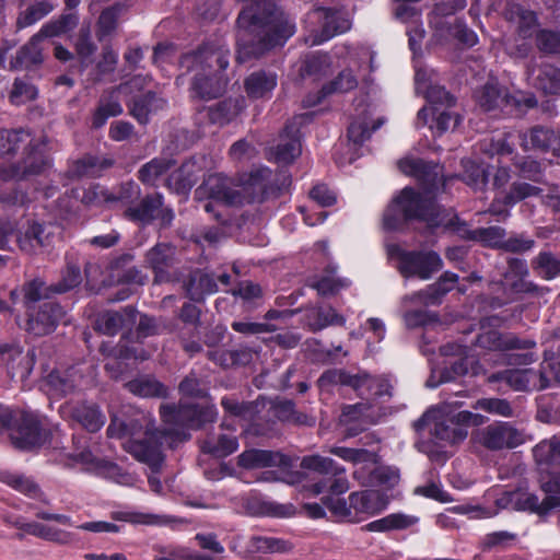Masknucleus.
<instances>
[{
    "label": "nucleus",
    "mask_w": 560,
    "mask_h": 560,
    "mask_svg": "<svg viewBox=\"0 0 560 560\" xmlns=\"http://www.w3.org/2000/svg\"><path fill=\"white\" fill-rule=\"evenodd\" d=\"M72 417L90 432L98 431L105 423V416L96 405H79L72 409Z\"/></svg>",
    "instance_id": "3c124183"
},
{
    "label": "nucleus",
    "mask_w": 560,
    "mask_h": 560,
    "mask_svg": "<svg viewBox=\"0 0 560 560\" xmlns=\"http://www.w3.org/2000/svg\"><path fill=\"white\" fill-rule=\"evenodd\" d=\"M186 291L190 300L202 302L207 294H213L218 291L214 275L196 270L189 277Z\"/></svg>",
    "instance_id": "37998d69"
},
{
    "label": "nucleus",
    "mask_w": 560,
    "mask_h": 560,
    "mask_svg": "<svg viewBox=\"0 0 560 560\" xmlns=\"http://www.w3.org/2000/svg\"><path fill=\"white\" fill-rule=\"evenodd\" d=\"M397 270L404 278L428 280L443 268L440 255L434 250L397 249Z\"/></svg>",
    "instance_id": "9d476101"
},
{
    "label": "nucleus",
    "mask_w": 560,
    "mask_h": 560,
    "mask_svg": "<svg viewBox=\"0 0 560 560\" xmlns=\"http://www.w3.org/2000/svg\"><path fill=\"white\" fill-rule=\"evenodd\" d=\"M199 167L196 162L186 161L168 178L177 191H187L197 183Z\"/></svg>",
    "instance_id": "864d4df0"
},
{
    "label": "nucleus",
    "mask_w": 560,
    "mask_h": 560,
    "mask_svg": "<svg viewBox=\"0 0 560 560\" xmlns=\"http://www.w3.org/2000/svg\"><path fill=\"white\" fill-rule=\"evenodd\" d=\"M63 314V308L59 303L44 302L37 308L32 307L31 311H27L25 330L35 337L48 335L55 330Z\"/></svg>",
    "instance_id": "a211bd4d"
},
{
    "label": "nucleus",
    "mask_w": 560,
    "mask_h": 560,
    "mask_svg": "<svg viewBox=\"0 0 560 560\" xmlns=\"http://www.w3.org/2000/svg\"><path fill=\"white\" fill-rule=\"evenodd\" d=\"M290 184V175L285 171L277 174L267 167L253 171L244 180L236 184L240 206L276 198Z\"/></svg>",
    "instance_id": "39448f33"
},
{
    "label": "nucleus",
    "mask_w": 560,
    "mask_h": 560,
    "mask_svg": "<svg viewBox=\"0 0 560 560\" xmlns=\"http://www.w3.org/2000/svg\"><path fill=\"white\" fill-rule=\"evenodd\" d=\"M301 467L322 475H343L346 472L345 467L338 465L334 459L319 455L303 457L301 460Z\"/></svg>",
    "instance_id": "6e6d98bb"
},
{
    "label": "nucleus",
    "mask_w": 560,
    "mask_h": 560,
    "mask_svg": "<svg viewBox=\"0 0 560 560\" xmlns=\"http://www.w3.org/2000/svg\"><path fill=\"white\" fill-rule=\"evenodd\" d=\"M191 92L194 97L200 100H212L219 97L226 85L224 75L194 71Z\"/></svg>",
    "instance_id": "7c9ffc66"
},
{
    "label": "nucleus",
    "mask_w": 560,
    "mask_h": 560,
    "mask_svg": "<svg viewBox=\"0 0 560 560\" xmlns=\"http://www.w3.org/2000/svg\"><path fill=\"white\" fill-rule=\"evenodd\" d=\"M161 418L167 428L165 434L176 435L179 440H186V429H197L205 422L214 420V408L199 409L195 405H161Z\"/></svg>",
    "instance_id": "423d86ee"
},
{
    "label": "nucleus",
    "mask_w": 560,
    "mask_h": 560,
    "mask_svg": "<svg viewBox=\"0 0 560 560\" xmlns=\"http://www.w3.org/2000/svg\"><path fill=\"white\" fill-rule=\"evenodd\" d=\"M458 282V275L445 271L425 290H421L404 298L405 302L422 303L423 305H440L443 298L451 292Z\"/></svg>",
    "instance_id": "b1692460"
},
{
    "label": "nucleus",
    "mask_w": 560,
    "mask_h": 560,
    "mask_svg": "<svg viewBox=\"0 0 560 560\" xmlns=\"http://www.w3.org/2000/svg\"><path fill=\"white\" fill-rule=\"evenodd\" d=\"M532 268L537 271L542 279L552 280L560 276V259L551 252H540L533 258Z\"/></svg>",
    "instance_id": "4d7b16f0"
},
{
    "label": "nucleus",
    "mask_w": 560,
    "mask_h": 560,
    "mask_svg": "<svg viewBox=\"0 0 560 560\" xmlns=\"http://www.w3.org/2000/svg\"><path fill=\"white\" fill-rule=\"evenodd\" d=\"M411 220L423 221L432 230L439 228L453 230L463 240L475 242L479 240V228L468 229L456 213L439 206L433 197H428L412 187H406L386 208L383 226L388 231H397Z\"/></svg>",
    "instance_id": "f03ea898"
},
{
    "label": "nucleus",
    "mask_w": 560,
    "mask_h": 560,
    "mask_svg": "<svg viewBox=\"0 0 560 560\" xmlns=\"http://www.w3.org/2000/svg\"><path fill=\"white\" fill-rule=\"evenodd\" d=\"M197 192L208 195L210 199L223 202L225 206L240 207V195L236 184L222 174H211L197 189Z\"/></svg>",
    "instance_id": "5701e85b"
},
{
    "label": "nucleus",
    "mask_w": 560,
    "mask_h": 560,
    "mask_svg": "<svg viewBox=\"0 0 560 560\" xmlns=\"http://www.w3.org/2000/svg\"><path fill=\"white\" fill-rule=\"evenodd\" d=\"M307 22L317 24L318 27H312L305 43L315 46L319 45L337 34L347 32L351 24L345 15L335 9L318 7L308 12Z\"/></svg>",
    "instance_id": "1a4fd4ad"
},
{
    "label": "nucleus",
    "mask_w": 560,
    "mask_h": 560,
    "mask_svg": "<svg viewBox=\"0 0 560 560\" xmlns=\"http://www.w3.org/2000/svg\"><path fill=\"white\" fill-rule=\"evenodd\" d=\"M320 386L340 384L352 387L360 396L390 395L392 384L383 376H371L366 373L350 374L343 370H328L319 377Z\"/></svg>",
    "instance_id": "6e6552de"
},
{
    "label": "nucleus",
    "mask_w": 560,
    "mask_h": 560,
    "mask_svg": "<svg viewBox=\"0 0 560 560\" xmlns=\"http://www.w3.org/2000/svg\"><path fill=\"white\" fill-rule=\"evenodd\" d=\"M472 440L491 451L514 448L525 442L524 432L508 422H497L477 430Z\"/></svg>",
    "instance_id": "2eb2a0df"
},
{
    "label": "nucleus",
    "mask_w": 560,
    "mask_h": 560,
    "mask_svg": "<svg viewBox=\"0 0 560 560\" xmlns=\"http://www.w3.org/2000/svg\"><path fill=\"white\" fill-rule=\"evenodd\" d=\"M47 144V137L30 142L26 155L13 166V176L18 179H26L30 176L42 174L50 165V160L46 154Z\"/></svg>",
    "instance_id": "412c9836"
},
{
    "label": "nucleus",
    "mask_w": 560,
    "mask_h": 560,
    "mask_svg": "<svg viewBox=\"0 0 560 560\" xmlns=\"http://www.w3.org/2000/svg\"><path fill=\"white\" fill-rule=\"evenodd\" d=\"M252 1L236 20V60L241 63L259 58L294 33V25L271 0Z\"/></svg>",
    "instance_id": "f257e3e1"
},
{
    "label": "nucleus",
    "mask_w": 560,
    "mask_h": 560,
    "mask_svg": "<svg viewBox=\"0 0 560 560\" xmlns=\"http://www.w3.org/2000/svg\"><path fill=\"white\" fill-rule=\"evenodd\" d=\"M82 275L80 267L73 262H68L66 268L61 271V278L58 282L52 283V289L56 294H65L82 282Z\"/></svg>",
    "instance_id": "680f3d73"
},
{
    "label": "nucleus",
    "mask_w": 560,
    "mask_h": 560,
    "mask_svg": "<svg viewBox=\"0 0 560 560\" xmlns=\"http://www.w3.org/2000/svg\"><path fill=\"white\" fill-rule=\"evenodd\" d=\"M535 45L538 51L546 56L560 55V32L547 28L537 31Z\"/></svg>",
    "instance_id": "0e129e2a"
},
{
    "label": "nucleus",
    "mask_w": 560,
    "mask_h": 560,
    "mask_svg": "<svg viewBox=\"0 0 560 560\" xmlns=\"http://www.w3.org/2000/svg\"><path fill=\"white\" fill-rule=\"evenodd\" d=\"M174 164L175 162L172 159L155 158L140 167L138 178L143 184L152 185L159 177L167 173Z\"/></svg>",
    "instance_id": "5fc2aeb1"
},
{
    "label": "nucleus",
    "mask_w": 560,
    "mask_h": 560,
    "mask_svg": "<svg viewBox=\"0 0 560 560\" xmlns=\"http://www.w3.org/2000/svg\"><path fill=\"white\" fill-rule=\"evenodd\" d=\"M14 445L22 450H30L43 442L39 421L36 416L26 413L22 417L18 430L12 434Z\"/></svg>",
    "instance_id": "72a5a7b5"
},
{
    "label": "nucleus",
    "mask_w": 560,
    "mask_h": 560,
    "mask_svg": "<svg viewBox=\"0 0 560 560\" xmlns=\"http://www.w3.org/2000/svg\"><path fill=\"white\" fill-rule=\"evenodd\" d=\"M130 393L143 398H165L167 388L153 376H140L126 384Z\"/></svg>",
    "instance_id": "49530a36"
},
{
    "label": "nucleus",
    "mask_w": 560,
    "mask_h": 560,
    "mask_svg": "<svg viewBox=\"0 0 560 560\" xmlns=\"http://www.w3.org/2000/svg\"><path fill=\"white\" fill-rule=\"evenodd\" d=\"M397 166L401 173L413 177L427 195H435L444 187V170L436 162L420 158H404L397 162Z\"/></svg>",
    "instance_id": "9b49d317"
},
{
    "label": "nucleus",
    "mask_w": 560,
    "mask_h": 560,
    "mask_svg": "<svg viewBox=\"0 0 560 560\" xmlns=\"http://www.w3.org/2000/svg\"><path fill=\"white\" fill-rule=\"evenodd\" d=\"M358 85V80L353 72L349 69L342 70L337 78L322 88L323 96H328L332 93H346Z\"/></svg>",
    "instance_id": "774afa93"
},
{
    "label": "nucleus",
    "mask_w": 560,
    "mask_h": 560,
    "mask_svg": "<svg viewBox=\"0 0 560 560\" xmlns=\"http://www.w3.org/2000/svg\"><path fill=\"white\" fill-rule=\"evenodd\" d=\"M438 354L436 360L445 366H432L430 377L425 382L428 388H436L445 382L454 380L456 376L471 373L477 375L480 372V366L474 355H465L455 361L447 360L446 352H431Z\"/></svg>",
    "instance_id": "dca6fc26"
},
{
    "label": "nucleus",
    "mask_w": 560,
    "mask_h": 560,
    "mask_svg": "<svg viewBox=\"0 0 560 560\" xmlns=\"http://www.w3.org/2000/svg\"><path fill=\"white\" fill-rule=\"evenodd\" d=\"M118 93L115 88L104 91L92 116V127L94 129L103 127L108 118L119 116L122 113Z\"/></svg>",
    "instance_id": "4c0bfd02"
},
{
    "label": "nucleus",
    "mask_w": 560,
    "mask_h": 560,
    "mask_svg": "<svg viewBox=\"0 0 560 560\" xmlns=\"http://www.w3.org/2000/svg\"><path fill=\"white\" fill-rule=\"evenodd\" d=\"M478 106L493 117L499 115H521L524 109L535 108L538 101L535 95L513 94L508 88L495 81H488L475 92Z\"/></svg>",
    "instance_id": "20e7f679"
},
{
    "label": "nucleus",
    "mask_w": 560,
    "mask_h": 560,
    "mask_svg": "<svg viewBox=\"0 0 560 560\" xmlns=\"http://www.w3.org/2000/svg\"><path fill=\"white\" fill-rule=\"evenodd\" d=\"M369 402H358L354 405H347L342 408L340 415V423L350 425L352 422H358V427L348 428L346 436H355L364 430L365 424L370 422L368 410L370 409Z\"/></svg>",
    "instance_id": "c03bdc74"
},
{
    "label": "nucleus",
    "mask_w": 560,
    "mask_h": 560,
    "mask_svg": "<svg viewBox=\"0 0 560 560\" xmlns=\"http://www.w3.org/2000/svg\"><path fill=\"white\" fill-rule=\"evenodd\" d=\"M54 9V5L47 0L36 1L34 4L22 11L16 19L19 30L31 26L45 18Z\"/></svg>",
    "instance_id": "bf43d9fd"
},
{
    "label": "nucleus",
    "mask_w": 560,
    "mask_h": 560,
    "mask_svg": "<svg viewBox=\"0 0 560 560\" xmlns=\"http://www.w3.org/2000/svg\"><path fill=\"white\" fill-rule=\"evenodd\" d=\"M144 261L154 273L153 283L170 282L171 269L177 264L176 247L171 243H158L145 253Z\"/></svg>",
    "instance_id": "6ab92c4d"
},
{
    "label": "nucleus",
    "mask_w": 560,
    "mask_h": 560,
    "mask_svg": "<svg viewBox=\"0 0 560 560\" xmlns=\"http://www.w3.org/2000/svg\"><path fill=\"white\" fill-rule=\"evenodd\" d=\"M113 165L114 160L110 158L85 154L70 165L67 174L68 177L72 179L98 177L105 170L110 168Z\"/></svg>",
    "instance_id": "2f4dec72"
},
{
    "label": "nucleus",
    "mask_w": 560,
    "mask_h": 560,
    "mask_svg": "<svg viewBox=\"0 0 560 560\" xmlns=\"http://www.w3.org/2000/svg\"><path fill=\"white\" fill-rule=\"evenodd\" d=\"M304 323L311 330L317 331L329 325H342L345 318L331 306H314L306 308Z\"/></svg>",
    "instance_id": "79ce46f5"
},
{
    "label": "nucleus",
    "mask_w": 560,
    "mask_h": 560,
    "mask_svg": "<svg viewBox=\"0 0 560 560\" xmlns=\"http://www.w3.org/2000/svg\"><path fill=\"white\" fill-rule=\"evenodd\" d=\"M498 316L483 317L480 319V332L475 342V347L483 350H522L532 349L536 346L534 340L522 339L513 332H501L491 327L498 323Z\"/></svg>",
    "instance_id": "f8f14e48"
},
{
    "label": "nucleus",
    "mask_w": 560,
    "mask_h": 560,
    "mask_svg": "<svg viewBox=\"0 0 560 560\" xmlns=\"http://www.w3.org/2000/svg\"><path fill=\"white\" fill-rule=\"evenodd\" d=\"M238 440L236 436L222 434L219 436L217 442L206 441L202 445V450L206 453H210L217 457H226L238 448Z\"/></svg>",
    "instance_id": "338daca9"
},
{
    "label": "nucleus",
    "mask_w": 560,
    "mask_h": 560,
    "mask_svg": "<svg viewBox=\"0 0 560 560\" xmlns=\"http://www.w3.org/2000/svg\"><path fill=\"white\" fill-rule=\"evenodd\" d=\"M419 517L405 513H393L380 520L373 521L364 526L369 532L401 530L418 524Z\"/></svg>",
    "instance_id": "a18cd8bd"
},
{
    "label": "nucleus",
    "mask_w": 560,
    "mask_h": 560,
    "mask_svg": "<svg viewBox=\"0 0 560 560\" xmlns=\"http://www.w3.org/2000/svg\"><path fill=\"white\" fill-rule=\"evenodd\" d=\"M75 460L89 465L90 468L94 469L97 474L118 485L132 487L137 483L138 478L135 475L122 470L114 463L94 458L90 451H83L77 454Z\"/></svg>",
    "instance_id": "bb28decb"
},
{
    "label": "nucleus",
    "mask_w": 560,
    "mask_h": 560,
    "mask_svg": "<svg viewBox=\"0 0 560 560\" xmlns=\"http://www.w3.org/2000/svg\"><path fill=\"white\" fill-rule=\"evenodd\" d=\"M513 166L520 177L539 184L544 183V168L537 160L530 156H514Z\"/></svg>",
    "instance_id": "052dcab7"
},
{
    "label": "nucleus",
    "mask_w": 560,
    "mask_h": 560,
    "mask_svg": "<svg viewBox=\"0 0 560 560\" xmlns=\"http://www.w3.org/2000/svg\"><path fill=\"white\" fill-rule=\"evenodd\" d=\"M313 116L314 113H304L294 116L287 122L275 151V159L278 163L290 164L301 154L300 129L303 125L308 124Z\"/></svg>",
    "instance_id": "f3484780"
},
{
    "label": "nucleus",
    "mask_w": 560,
    "mask_h": 560,
    "mask_svg": "<svg viewBox=\"0 0 560 560\" xmlns=\"http://www.w3.org/2000/svg\"><path fill=\"white\" fill-rule=\"evenodd\" d=\"M82 384V375L72 366L67 370H54L44 380L43 387L47 395L61 398L74 393Z\"/></svg>",
    "instance_id": "393cba45"
},
{
    "label": "nucleus",
    "mask_w": 560,
    "mask_h": 560,
    "mask_svg": "<svg viewBox=\"0 0 560 560\" xmlns=\"http://www.w3.org/2000/svg\"><path fill=\"white\" fill-rule=\"evenodd\" d=\"M486 418L471 411L454 412L450 404H442L429 409L420 422L431 423L430 433L438 441L446 444H457L468 436L467 428L483 424Z\"/></svg>",
    "instance_id": "7ed1b4c3"
},
{
    "label": "nucleus",
    "mask_w": 560,
    "mask_h": 560,
    "mask_svg": "<svg viewBox=\"0 0 560 560\" xmlns=\"http://www.w3.org/2000/svg\"><path fill=\"white\" fill-rule=\"evenodd\" d=\"M329 68V58L324 54H308L304 57L302 66L300 68L301 77H313L319 78L325 74Z\"/></svg>",
    "instance_id": "69168bd1"
},
{
    "label": "nucleus",
    "mask_w": 560,
    "mask_h": 560,
    "mask_svg": "<svg viewBox=\"0 0 560 560\" xmlns=\"http://www.w3.org/2000/svg\"><path fill=\"white\" fill-rule=\"evenodd\" d=\"M521 147L527 151L529 149L551 152L553 155L560 154V130L535 126L527 132L522 133Z\"/></svg>",
    "instance_id": "a878e982"
},
{
    "label": "nucleus",
    "mask_w": 560,
    "mask_h": 560,
    "mask_svg": "<svg viewBox=\"0 0 560 560\" xmlns=\"http://www.w3.org/2000/svg\"><path fill=\"white\" fill-rule=\"evenodd\" d=\"M354 522L361 517L371 516L380 513L384 504L380 500V493L372 490L353 492L349 495Z\"/></svg>",
    "instance_id": "c9c22d12"
},
{
    "label": "nucleus",
    "mask_w": 560,
    "mask_h": 560,
    "mask_svg": "<svg viewBox=\"0 0 560 560\" xmlns=\"http://www.w3.org/2000/svg\"><path fill=\"white\" fill-rule=\"evenodd\" d=\"M0 480L31 498H40L42 493L38 486L33 480L24 477L23 475L8 470H1Z\"/></svg>",
    "instance_id": "13d9d810"
},
{
    "label": "nucleus",
    "mask_w": 560,
    "mask_h": 560,
    "mask_svg": "<svg viewBox=\"0 0 560 560\" xmlns=\"http://www.w3.org/2000/svg\"><path fill=\"white\" fill-rule=\"evenodd\" d=\"M51 289L52 284H47L42 278H35L25 282L22 285V293L26 311H31L39 301L50 300L56 295V292Z\"/></svg>",
    "instance_id": "de8ad7c7"
},
{
    "label": "nucleus",
    "mask_w": 560,
    "mask_h": 560,
    "mask_svg": "<svg viewBox=\"0 0 560 560\" xmlns=\"http://www.w3.org/2000/svg\"><path fill=\"white\" fill-rule=\"evenodd\" d=\"M148 428L151 433L155 434V438H162L164 435V433L154 429L153 420L145 415L132 419L129 423L118 418H113L107 428V434L109 438L127 439L122 444L125 446L127 442L147 441L149 439V435H147Z\"/></svg>",
    "instance_id": "aec40b11"
},
{
    "label": "nucleus",
    "mask_w": 560,
    "mask_h": 560,
    "mask_svg": "<svg viewBox=\"0 0 560 560\" xmlns=\"http://www.w3.org/2000/svg\"><path fill=\"white\" fill-rule=\"evenodd\" d=\"M329 452L339 458L354 464L353 478L362 487L376 486L377 455L365 448H350L345 446H334Z\"/></svg>",
    "instance_id": "4468645a"
},
{
    "label": "nucleus",
    "mask_w": 560,
    "mask_h": 560,
    "mask_svg": "<svg viewBox=\"0 0 560 560\" xmlns=\"http://www.w3.org/2000/svg\"><path fill=\"white\" fill-rule=\"evenodd\" d=\"M534 85L546 95H560V68L548 62L541 63Z\"/></svg>",
    "instance_id": "09e8293b"
},
{
    "label": "nucleus",
    "mask_w": 560,
    "mask_h": 560,
    "mask_svg": "<svg viewBox=\"0 0 560 560\" xmlns=\"http://www.w3.org/2000/svg\"><path fill=\"white\" fill-rule=\"evenodd\" d=\"M163 206V196L159 192L145 195L136 205L129 206L124 214L127 219L150 224L156 219V213Z\"/></svg>",
    "instance_id": "473e14b6"
},
{
    "label": "nucleus",
    "mask_w": 560,
    "mask_h": 560,
    "mask_svg": "<svg viewBox=\"0 0 560 560\" xmlns=\"http://www.w3.org/2000/svg\"><path fill=\"white\" fill-rule=\"evenodd\" d=\"M137 311L132 306H127L121 312L106 311L100 314L95 320V329L104 335L114 336L125 325V317L130 322L136 318Z\"/></svg>",
    "instance_id": "a19ab883"
},
{
    "label": "nucleus",
    "mask_w": 560,
    "mask_h": 560,
    "mask_svg": "<svg viewBox=\"0 0 560 560\" xmlns=\"http://www.w3.org/2000/svg\"><path fill=\"white\" fill-rule=\"evenodd\" d=\"M34 142L30 139V133L24 129L1 130L0 131V155H14L21 147L28 148V143Z\"/></svg>",
    "instance_id": "603ef678"
},
{
    "label": "nucleus",
    "mask_w": 560,
    "mask_h": 560,
    "mask_svg": "<svg viewBox=\"0 0 560 560\" xmlns=\"http://www.w3.org/2000/svg\"><path fill=\"white\" fill-rule=\"evenodd\" d=\"M503 18L515 26L522 38L532 37L537 24V16L534 11L517 3H508L503 10Z\"/></svg>",
    "instance_id": "f704fd0d"
},
{
    "label": "nucleus",
    "mask_w": 560,
    "mask_h": 560,
    "mask_svg": "<svg viewBox=\"0 0 560 560\" xmlns=\"http://www.w3.org/2000/svg\"><path fill=\"white\" fill-rule=\"evenodd\" d=\"M384 118H377L372 126L365 119L353 120L348 128V138L354 144L361 145L372 136V132L381 128Z\"/></svg>",
    "instance_id": "e2e57ef3"
},
{
    "label": "nucleus",
    "mask_w": 560,
    "mask_h": 560,
    "mask_svg": "<svg viewBox=\"0 0 560 560\" xmlns=\"http://www.w3.org/2000/svg\"><path fill=\"white\" fill-rule=\"evenodd\" d=\"M230 49L219 40L207 42L196 50L184 54L179 60L180 69L186 73L202 71L206 73L221 74L230 62Z\"/></svg>",
    "instance_id": "0eeeda50"
},
{
    "label": "nucleus",
    "mask_w": 560,
    "mask_h": 560,
    "mask_svg": "<svg viewBox=\"0 0 560 560\" xmlns=\"http://www.w3.org/2000/svg\"><path fill=\"white\" fill-rule=\"evenodd\" d=\"M165 106L166 101L153 91L135 95L128 104L129 114L142 125L148 124L151 114L162 110Z\"/></svg>",
    "instance_id": "c756f323"
},
{
    "label": "nucleus",
    "mask_w": 560,
    "mask_h": 560,
    "mask_svg": "<svg viewBox=\"0 0 560 560\" xmlns=\"http://www.w3.org/2000/svg\"><path fill=\"white\" fill-rule=\"evenodd\" d=\"M46 34H35L24 46H22L16 56L12 59L11 65L14 68L30 69L34 66H38L43 62V47L40 43L44 38H47Z\"/></svg>",
    "instance_id": "e433bc0d"
},
{
    "label": "nucleus",
    "mask_w": 560,
    "mask_h": 560,
    "mask_svg": "<svg viewBox=\"0 0 560 560\" xmlns=\"http://www.w3.org/2000/svg\"><path fill=\"white\" fill-rule=\"evenodd\" d=\"M149 439L147 441H131L125 444V450L131 454L137 460L147 464L152 474L148 477V482L151 490L158 494L162 493V482L155 472L159 470L163 463V454L161 451L162 438H155L150 429L147 430Z\"/></svg>",
    "instance_id": "ddd939ff"
},
{
    "label": "nucleus",
    "mask_w": 560,
    "mask_h": 560,
    "mask_svg": "<svg viewBox=\"0 0 560 560\" xmlns=\"http://www.w3.org/2000/svg\"><path fill=\"white\" fill-rule=\"evenodd\" d=\"M276 86L277 74L266 70L254 71L244 81L245 92L250 98L266 97Z\"/></svg>",
    "instance_id": "ea45409f"
},
{
    "label": "nucleus",
    "mask_w": 560,
    "mask_h": 560,
    "mask_svg": "<svg viewBox=\"0 0 560 560\" xmlns=\"http://www.w3.org/2000/svg\"><path fill=\"white\" fill-rule=\"evenodd\" d=\"M500 502H503L504 506L513 510L528 511L539 514L546 513L558 505V502H551V500L545 499L539 501L536 494L521 489L505 493V495L500 499Z\"/></svg>",
    "instance_id": "cd10ccee"
},
{
    "label": "nucleus",
    "mask_w": 560,
    "mask_h": 560,
    "mask_svg": "<svg viewBox=\"0 0 560 560\" xmlns=\"http://www.w3.org/2000/svg\"><path fill=\"white\" fill-rule=\"evenodd\" d=\"M54 230L51 224L33 222L18 237L20 249L28 255H37L47 250L55 240Z\"/></svg>",
    "instance_id": "4be33fe9"
},
{
    "label": "nucleus",
    "mask_w": 560,
    "mask_h": 560,
    "mask_svg": "<svg viewBox=\"0 0 560 560\" xmlns=\"http://www.w3.org/2000/svg\"><path fill=\"white\" fill-rule=\"evenodd\" d=\"M288 457L278 452L267 450H245L237 457V465L244 469H259L275 466H285Z\"/></svg>",
    "instance_id": "c85d7f7f"
},
{
    "label": "nucleus",
    "mask_w": 560,
    "mask_h": 560,
    "mask_svg": "<svg viewBox=\"0 0 560 560\" xmlns=\"http://www.w3.org/2000/svg\"><path fill=\"white\" fill-rule=\"evenodd\" d=\"M292 549L288 541L262 535H253L247 538L244 545V556L250 557L257 553L287 552Z\"/></svg>",
    "instance_id": "58836bf2"
},
{
    "label": "nucleus",
    "mask_w": 560,
    "mask_h": 560,
    "mask_svg": "<svg viewBox=\"0 0 560 560\" xmlns=\"http://www.w3.org/2000/svg\"><path fill=\"white\" fill-rule=\"evenodd\" d=\"M244 108V98H226L209 107V118L213 124L225 125L237 117Z\"/></svg>",
    "instance_id": "8fccbe9b"
}]
</instances>
